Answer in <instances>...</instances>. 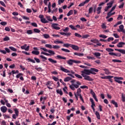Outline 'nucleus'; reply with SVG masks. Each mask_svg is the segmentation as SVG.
<instances>
[{"label":"nucleus","instance_id":"nucleus-4","mask_svg":"<svg viewBox=\"0 0 125 125\" xmlns=\"http://www.w3.org/2000/svg\"><path fill=\"white\" fill-rule=\"evenodd\" d=\"M124 80V78L123 77H114V81L116 83H120V84H122L123 81H121L120 80L122 81Z\"/></svg>","mask_w":125,"mask_h":125},{"label":"nucleus","instance_id":"nucleus-1","mask_svg":"<svg viewBox=\"0 0 125 125\" xmlns=\"http://www.w3.org/2000/svg\"><path fill=\"white\" fill-rule=\"evenodd\" d=\"M41 49H42L43 50L44 52H42L41 54H43L44 55H46V56H51V55H55V52L54 51H52L51 50H48L45 48H41ZM46 52H48V53H46Z\"/></svg>","mask_w":125,"mask_h":125},{"label":"nucleus","instance_id":"nucleus-50","mask_svg":"<svg viewBox=\"0 0 125 125\" xmlns=\"http://www.w3.org/2000/svg\"><path fill=\"white\" fill-rule=\"evenodd\" d=\"M112 62H117V63H122V61L119 60L114 59L112 60Z\"/></svg>","mask_w":125,"mask_h":125},{"label":"nucleus","instance_id":"nucleus-55","mask_svg":"<svg viewBox=\"0 0 125 125\" xmlns=\"http://www.w3.org/2000/svg\"><path fill=\"white\" fill-rule=\"evenodd\" d=\"M122 99L123 102H125V96L124 95V93H122Z\"/></svg>","mask_w":125,"mask_h":125},{"label":"nucleus","instance_id":"nucleus-6","mask_svg":"<svg viewBox=\"0 0 125 125\" xmlns=\"http://www.w3.org/2000/svg\"><path fill=\"white\" fill-rule=\"evenodd\" d=\"M59 24L58 23H52L51 27L52 29L54 30H60V27L59 26Z\"/></svg>","mask_w":125,"mask_h":125},{"label":"nucleus","instance_id":"nucleus-20","mask_svg":"<svg viewBox=\"0 0 125 125\" xmlns=\"http://www.w3.org/2000/svg\"><path fill=\"white\" fill-rule=\"evenodd\" d=\"M104 71L105 72V75H111V73L110 72V70L107 68H104L103 69Z\"/></svg>","mask_w":125,"mask_h":125},{"label":"nucleus","instance_id":"nucleus-60","mask_svg":"<svg viewBox=\"0 0 125 125\" xmlns=\"http://www.w3.org/2000/svg\"><path fill=\"white\" fill-rule=\"evenodd\" d=\"M61 50H62V51H64V52H70L69 50H68L67 49H65V48H62Z\"/></svg>","mask_w":125,"mask_h":125},{"label":"nucleus","instance_id":"nucleus-11","mask_svg":"<svg viewBox=\"0 0 125 125\" xmlns=\"http://www.w3.org/2000/svg\"><path fill=\"white\" fill-rule=\"evenodd\" d=\"M119 29H118V32H122V33H125V29H124V25L121 24L120 26H119Z\"/></svg>","mask_w":125,"mask_h":125},{"label":"nucleus","instance_id":"nucleus-27","mask_svg":"<svg viewBox=\"0 0 125 125\" xmlns=\"http://www.w3.org/2000/svg\"><path fill=\"white\" fill-rule=\"evenodd\" d=\"M74 54V55L80 56V57H82V56H83V53L75 52Z\"/></svg>","mask_w":125,"mask_h":125},{"label":"nucleus","instance_id":"nucleus-59","mask_svg":"<svg viewBox=\"0 0 125 125\" xmlns=\"http://www.w3.org/2000/svg\"><path fill=\"white\" fill-rule=\"evenodd\" d=\"M119 42V39H115L114 42H112V44H115Z\"/></svg>","mask_w":125,"mask_h":125},{"label":"nucleus","instance_id":"nucleus-18","mask_svg":"<svg viewBox=\"0 0 125 125\" xmlns=\"http://www.w3.org/2000/svg\"><path fill=\"white\" fill-rule=\"evenodd\" d=\"M81 92H82V90L81 89V88H78L77 89V93H75L74 95L78 96H80V95H82V94H81Z\"/></svg>","mask_w":125,"mask_h":125},{"label":"nucleus","instance_id":"nucleus-51","mask_svg":"<svg viewBox=\"0 0 125 125\" xmlns=\"http://www.w3.org/2000/svg\"><path fill=\"white\" fill-rule=\"evenodd\" d=\"M72 45V44H68V43H65V44H63V46L64 47H69V46L70 47H71V46Z\"/></svg>","mask_w":125,"mask_h":125},{"label":"nucleus","instance_id":"nucleus-23","mask_svg":"<svg viewBox=\"0 0 125 125\" xmlns=\"http://www.w3.org/2000/svg\"><path fill=\"white\" fill-rule=\"evenodd\" d=\"M101 9H102V7H98L97 8V14H100V13H101Z\"/></svg>","mask_w":125,"mask_h":125},{"label":"nucleus","instance_id":"nucleus-31","mask_svg":"<svg viewBox=\"0 0 125 125\" xmlns=\"http://www.w3.org/2000/svg\"><path fill=\"white\" fill-rule=\"evenodd\" d=\"M72 80V78L71 77H67L64 79V82H70Z\"/></svg>","mask_w":125,"mask_h":125},{"label":"nucleus","instance_id":"nucleus-39","mask_svg":"<svg viewBox=\"0 0 125 125\" xmlns=\"http://www.w3.org/2000/svg\"><path fill=\"white\" fill-rule=\"evenodd\" d=\"M94 8H93V7H91L89 8V12H88V13L89 14L92 13V11H93V9H94Z\"/></svg>","mask_w":125,"mask_h":125},{"label":"nucleus","instance_id":"nucleus-61","mask_svg":"<svg viewBox=\"0 0 125 125\" xmlns=\"http://www.w3.org/2000/svg\"><path fill=\"white\" fill-rule=\"evenodd\" d=\"M26 47H27V44H25L21 46V48L22 49H24L25 50Z\"/></svg>","mask_w":125,"mask_h":125},{"label":"nucleus","instance_id":"nucleus-33","mask_svg":"<svg viewBox=\"0 0 125 125\" xmlns=\"http://www.w3.org/2000/svg\"><path fill=\"white\" fill-rule=\"evenodd\" d=\"M105 50L107 51V52H113L114 51V49L111 48H106L105 49Z\"/></svg>","mask_w":125,"mask_h":125},{"label":"nucleus","instance_id":"nucleus-38","mask_svg":"<svg viewBox=\"0 0 125 125\" xmlns=\"http://www.w3.org/2000/svg\"><path fill=\"white\" fill-rule=\"evenodd\" d=\"M108 77H109V78H107V80H108L110 83H113V80H112V79L114 78V76L109 75Z\"/></svg>","mask_w":125,"mask_h":125},{"label":"nucleus","instance_id":"nucleus-43","mask_svg":"<svg viewBox=\"0 0 125 125\" xmlns=\"http://www.w3.org/2000/svg\"><path fill=\"white\" fill-rule=\"evenodd\" d=\"M121 24H122V21H119L114 25V27L117 28V26H118V25H121Z\"/></svg>","mask_w":125,"mask_h":125},{"label":"nucleus","instance_id":"nucleus-57","mask_svg":"<svg viewBox=\"0 0 125 125\" xmlns=\"http://www.w3.org/2000/svg\"><path fill=\"white\" fill-rule=\"evenodd\" d=\"M69 87L71 88V89H72V90H75V85H74L73 83L69 86Z\"/></svg>","mask_w":125,"mask_h":125},{"label":"nucleus","instance_id":"nucleus-64","mask_svg":"<svg viewBox=\"0 0 125 125\" xmlns=\"http://www.w3.org/2000/svg\"><path fill=\"white\" fill-rule=\"evenodd\" d=\"M1 125H6V122L4 120L2 121L1 122Z\"/></svg>","mask_w":125,"mask_h":125},{"label":"nucleus","instance_id":"nucleus-32","mask_svg":"<svg viewBox=\"0 0 125 125\" xmlns=\"http://www.w3.org/2000/svg\"><path fill=\"white\" fill-rule=\"evenodd\" d=\"M90 42L94 43H98V42H99V41L97 39L91 40Z\"/></svg>","mask_w":125,"mask_h":125},{"label":"nucleus","instance_id":"nucleus-63","mask_svg":"<svg viewBox=\"0 0 125 125\" xmlns=\"http://www.w3.org/2000/svg\"><path fill=\"white\" fill-rule=\"evenodd\" d=\"M14 111L16 114L19 115V110H18V109L15 108Z\"/></svg>","mask_w":125,"mask_h":125},{"label":"nucleus","instance_id":"nucleus-49","mask_svg":"<svg viewBox=\"0 0 125 125\" xmlns=\"http://www.w3.org/2000/svg\"><path fill=\"white\" fill-rule=\"evenodd\" d=\"M69 28H71L72 30H77V29L76 28V27H75V26L72 24L69 25Z\"/></svg>","mask_w":125,"mask_h":125},{"label":"nucleus","instance_id":"nucleus-29","mask_svg":"<svg viewBox=\"0 0 125 125\" xmlns=\"http://www.w3.org/2000/svg\"><path fill=\"white\" fill-rule=\"evenodd\" d=\"M54 43H55L56 44H58L59 43H61V44H62L63 43V42H62V41H59L58 40H55L54 41Z\"/></svg>","mask_w":125,"mask_h":125},{"label":"nucleus","instance_id":"nucleus-13","mask_svg":"<svg viewBox=\"0 0 125 125\" xmlns=\"http://www.w3.org/2000/svg\"><path fill=\"white\" fill-rule=\"evenodd\" d=\"M89 1H90V0H85V1L84 2H83L80 3L79 5V6H83L84 5V4H85L86 3H88V2H89Z\"/></svg>","mask_w":125,"mask_h":125},{"label":"nucleus","instance_id":"nucleus-34","mask_svg":"<svg viewBox=\"0 0 125 125\" xmlns=\"http://www.w3.org/2000/svg\"><path fill=\"white\" fill-rule=\"evenodd\" d=\"M57 57L58 59H63L64 60H66V57H62V56L58 55L57 56Z\"/></svg>","mask_w":125,"mask_h":125},{"label":"nucleus","instance_id":"nucleus-37","mask_svg":"<svg viewBox=\"0 0 125 125\" xmlns=\"http://www.w3.org/2000/svg\"><path fill=\"white\" fill-rule=\"evenodd\" d=\"M10 40V39L8 36H5V38H3V41L4 42H7Z\"/></svg>","mask_w":125,"mask_h":125},{"label":"nucleus","instance_id":"nucleus-14","mask_svg":"<svg viewBox=\"0 0 125 125\" xmlns=\"http://www.w3.org/2000/svg\"><path fill=\"white\" fill-rule=\"evenodd\" d=\"M70 47H71L72 49H74V50H79L80 48L79 46L76 45H73V44H71V45L70 46Z\"/></svg>","mask_w":125,"mask_h":125},{"label":"nucleus","instance_id":"nucleus-44","mask_svg":"<svg viewBox=\"0 0 125 125\" xmlns=\"http://www.w3.org/2000/svg\"><path fill=\"white\" fill-rule=\"evenodd\" d=\"M93 55H95L96 57H98V56H101V54L99 52H96L93 53Z\"/></svg>","mask_w":125,"mask_h":125},{"label":"nucleus","instance_id":"nucleus-62","mask_svg":"<svg viewBox=\"0 0 125 125\" xmlns=\"http://www.w3.org/2000/svg\"><path fill=\"white\" fill-rule=\"evenodd\" d=\"M75 37H77V38H82V35H81L79 33H75Z\"/></svg>","mask_w":125,"mask_h":125},{"label":"nucleus","instance_id":"nucleus-46","mask_svg":"<svg viewBox=\"0 0 125 125\" xmlns=\"http://www.w3.org/2000/svg\"><path fill=\"white\" fill-rule=\"evenodd\" d=\"M40 57L42 58V59H43L42 61H45V60H47V58L43 55H41Z\"/></svg>","mask_w":125,"mask_h":125},{"label":"nucleus","instance_id":"nucleus-10","mask_svg":"<svg viewBox=\"0 0 125 125\" xmlns=\"http://www.w3.org/2000/svg\"><path fill=\"white\" fill-rule=\"evenodd\" d=\"M90 93L92 95L94 99L96 101V102H98V99H97V97H96V95H95V93L93 91L92 89H91L90 90Z\"/></svg>","mask_w":125,"mask_h":125},{"label":"nucleus","instance_id":"nucleus-24","mask_svg":"<svg viewBox=\"0 0 125 125\" xmlns=\"http://www.w3.org/2000/svg\"><path fill=\"white\" fill-rule=\"evenodd\" d=\"M113 15L112 14V12L109 11L107 14V16L106 17V19H108V18H110L111 16H112Z\"/></svg>","mask_w":125,"mask_h":125},{"label":"nucleus","instance_id":"nucleus-36","mask_svg":"<svg viewBox=\"0 0 125 125\" xmlns=\"http://www.w3.org/2000/svg\"><path fill=\"white\" fill-rule=\"evenodd\" d=\"M32 53V54H35V55H39L40 52L39 51H33Z\"/></svg>","mask_w":125,"mask_h":125},{"label":"nucleus","instance_id":"nucleus-28","mask_svg":"<svg viewBox=\"0 0 125 125\" xmlns=\"http://www.w3.org/2000/svg\"><path fill=\"white\" fill-rule=\"evenodd\" d=\"M114 3V1H111L109 3H107V6H109V8H111L112 7V6L113 5V4Z\"/></svg>","mask_w":125,"mask_h":125},{"label":"nucleus","instance_id":"nucleus-5","mask_svg":"<svg viewBox=\"0 0 125 125\" xmlns=\"http://www.w3.org/2000/svg\"><path fill=\"white\" fill-rule=\"evenodd\" d=\"M82 76L84 78V80H86V81H88L89 82H92L93 79L90 77V76H87L86 75L81 74Z\"/></svg>","mask_w":125,"mask_h":125},{"label":"nucleus","instance_id":"nucleus-48","mask_svg":"<svg viewBox=\"0 0 125 125\" xmlns=\"http://www.w3.org/2000/svg\"><path fill=\"white\" fill-rule=\"evenodd\" d=\"M73 10H70L68 13L67 14V16H70L71 15H72V14H73Z\"/></svg>","mask_w":125,"mask_h":125},{"label":"nucleus","instance_id":"nucleus-7","mask_svg":"<svg viewBox=\"0 0 125 125\" xmlns=\"http://www.w3.org/2000/svg\"><path fill=\"white\" fill-rule=\"evenodd\" d=\"M82 75H90L91 72H90V69H83V71H81Z\"/></svg>","mask_w":125,"mask_h":125},{"label":"nucleus","instance_id":"nucleus-16","mask_svg":"<svg viewBox=\"0 0 125 125\" xmlns=\"http://www.w3.org/2000/svg\"><path fill=\"white\" fill-rule=\"evenodd\" d=\"M4 101L6 103V105L7 106V107H8V108H11V104H10L8 103V100H6V99L5 98H4Z\"/></svg>","mask_w":125,"mask_h":125},{"label":"nucleus","instance_id":"nucleus-53","mask_svg":"<svg viewBox=\"0 0 125 125\" xmlns=\"http://www.w3.org/2000/svg\"><path fill=\"white\" fill-rule=\"evenodd\" d=\"M75 77H76L78 79H83V76H81V75H80L78 74H75Z\"/></svg>","mask_w":125,"mask_h":125},{"label":"nucleus","instance_id":"nucleus-47","mask_svg":"<svg viewBox=\"0 0 125 125\" xmlns=\"http://www.w3.org/2000/svg\"><path fill=\"white\" fill-rule=\"evenodd\" d=\"M27 60L28 61H29V62H32V63H36V61H35V60H34L31 58H28L27 59Z\"/></svg>","mask_w":125,"mask_h":125},{"label":"nucleus","instance_id":"nucleus-26","mask_svg":"<svg viewBox=\"0 0 125 125\" xmlns=\"http://www.w3.org/2000/svg\"><path fill=\"white\" fill-rule=\"evenodd\" d=\"M41 21L42 23H44V24H45L46 23H48V21H47L45 18H43V19L41 20Z\"/></svg>","mask_w":125,"mask_h":125},{"label":"nucleus","instance_id":"nucleus-9","mask_svg":"<svg viewBox=\"0 0 125 125\" xmlns=\"http://www.w3.org/2000/svg\"><path fill=\"white\" fill-rule=\"evenodd\" d=\"M52 84H53L52 81H48L46 83V85L49 89H52V88L50 87Z\"/></svg>","mask_w":125,"mask_h":125},{"label":"nucleus","instance_id":"nucleus-42","mask_svg":"<svg viewBox=\"0 0 125 125\" xmlns=\"http://www.w3.org/2000/svg\"><path fill=\"white\" fill-rule=\"evenodd\" d=\"M9 48H10V49H11V50H12V51H15V52L17 51V49L14 48V47H13V46H10V47H9Z\"/></svg>","mask_w":125,"mask_h":125},{"label":"nucleus","instance_id":"nucleus-25","mask_svg":"<svg viewBox=\"0 0 125 125\" xmlns=\"http://www.w3.org/2000/svg\"><path fill=\"white\" fill-rule=\"evenodd\" d=\"M95 115L98 119V120H100V113L98 111L95 112Z\"/></svg>","mask_w":125,"mask_h":125},{"label":"nucleus","instance_id":"nucleus-54","mask_svg":"<svg viewBox=\"0 0 125 125\" xmlns=\"http://www.w3.org/2000/svg\"><path fill=\"white\" fill-rule=\"evenodd\" d=\"M27 34H28V35H32V34H33V30H28L27 31Z\"/></svg>","mask_w":125,"mask_h":125},{"label":"nucleus","instance_id":"nucleus-30","mask_svg":"<svg viewBox=\"0 0 125 125\" xmlns=\"http://www.w3.org/2000/svg\"><path fill=\"white\" fill-rule=\"evenodd\" d=\"M57 93H58V94H60L61 95H63V92H62V90L61 89H57L56 90Z\"/></svg>","mask_w":125,"mask_h":125},{"label":"nucleus","instance_id":"nucleus-2","mask_svg":"<svg viewBox=\"0 0 125 125\" xmlns=\"http://www.w3.org/2000/svg\"><path fill=\"white\" fill-rule=\"evenodd\" d=\"M59 67L60 68L59 70L62 71V72H64V73H71L73 75H75V72L72 70L70 71V70L64 68L62 65L59 66Z\"/></svg>","mask_w":125,"mask_h":125},{"label":"nucleus","instance_id":"nucleus-45","mask_svg":"<svg viewBox=\"0 0 125 125\" xmlns=\"http://www.w3.org/2000/svg\"><path fill=\"white\" fill-rule=\"evenodd\" d=\"M43 36L44 38V39H49V38H50V36H49V35L46 34H43Z\"/></svg>","mask_w":125,"mask_h":125},{"label":"nucleus","instance_id":"nucleus-12","mask_svg":"<svg viewBox=\"0 0 125 125\" xmlns=\"http://www.w3.org/2000/svg\"><path fill=\"white\" fill-rule=\"evenodd\" d=\"M0 110L2 113H6V111H7V107L5 106H2L0 107Z\"/></svg>","mask_w":125,"mask_h":125},{"label":"nucleus","instance_id":"nucleus-15","mask_svg":"<svg viewBox=\"0 0 125 125\" xmlns=\"http://www.w3.org/2000/svg\"><path fill=\"white\" fill-rule=\"evenodd\" d=\"M72 84L73 85H74V87H75V88H79V86L81 85V84H82L81 83V82H80L79 81L76 82V84L74 83H73Z\"/></svg>","mask_w":125,"mask_h":125},{"label":"nucleus","instance_id":"nucleus-41","mask_svg":"<svg viewBox=\"0 0 125 125\" xmlns=\"http://www.w3.org/2000/svg\"><path fill=\"white\" fill-rule=\"evenodd\" d=\"M33 31L34 33H37L38 34L40 33V32H41V31L38 28H34L33 29Z\"/></svg>","mask_w":125,"mask_h":125},{"label":"nucleus","instance_id":"nucleus-58","mask_svg":"<svg viewBox=\"0 0 125 125\" xmlns=\"http://www.w3.org/2000/svg\"><path fill=\"white\" fill-rule=\"evenodd\" d=\"M46 18L47 20H48V21H50V22H52V21H53V20L51 19L50 16H47Z\"/></svg>","mask_w":125,"mask_h":125},{"label":"nucleus","instance_id":"nucleus-21","mask_svg":"<svg viewBox=\"0 0 125 125\" xmlns=\"http://www.w3.org/2000/svg\"><path fill=\"white\" fill-rule=\"evenodd\" d=\"M115 50H116V51H119V52H120L122 54H125V50L115 49Z\"/></svg>","mask_w":125,"mask_h":125},{"label":"nucleus","instance_id":"nucleus-40","mask_svg":"<svg viewBox=\"0 0 125 125\" xmlns=\"http://www.w3.org/2000/svg\"><path fill=\"white\" fill-rule=\"evenodd\" d=\"M53 48L54 49H59V48H60V46H58L57 45H53Z\"/></svg>","mask_w":125,"mask_h":125},{"label":"nucleus","instance_id":"nucleus-8","mask_svg":"<svg viewBox=\"0 0 125 125\" xmlns=\"http://www.w3.org/2000/svg\"><path fill=\"white\" fill-rule=\"evenodd\" d=\"M91 74H92L93 75H96V73H98L99 72V70L96 68H91L90 69Z\"/></svg>","mask_w":125,"mask_h":125},{"label":"nucleus","instance_id":"nucleus-19","mask_svg":"<svg viewBox=\"0 0 125 125\" xmlns=\"http://www.w3.org/2000/svg\"><path fill=\"white\" fill-rule=\"evenodd\" d=\"M48 61H49V62L52 63V64H56V63H57V61L54 60L52 59V58H49L48 59Z\"/></svg>","mask_w":125,"mask_h":125},{"label":"nucleus","instance_id":"nucleus-17","mask_svg":"<svg viewBox=\"0 0 125 125\" xmlns=\"http://www.w3.org/2000/svg\"><path fill=\"white\" fill-rule=\"evenodd\" d=\"M125 44V42H120L117 44V47H123Z\"/></svg>","mask_w":125,"mask_h":125},{"label":"nucleus","instance_id":"nucleus-56","mask_svg":"<svg viewBox=\"0 0 125 125\" xmlns=\"http://www.w3.org/2000/svg\"><path fill=\"white\" fill-rule=\"evenodd\" d=\"M18 116H19L18 114H14L12 115V118L13 119H14L15 120L16 119H17V117H18Z\"/></svg>","mask_w":125,"mask_h":125},{"label":"nucleus","instance_id":"nucleus-22","mask_svg":"<svg viewBox=\"0 0 125 125\" xmlns=\"http://www.w3.org/2000/svg\"><path fill=\"white\" fill-rule=\"evenodd\" d=\"M111 103H112V104L114 105L116 108H118V103L116 102V101H115L114 100H112L111 102Z\"/></svg>","mask_w":125,"mask_h":125},{"label":"nucleus","instance_id":"nucleus-52","mask_svg":"<svg viewBox=\"0 0 125 125\" xmlns=\"http://www.w3.org/2000/svg\"><path fill=\"white\" fill-rule=\"evenodd\" d=\"M35 70H37L38 72H40L42 70V69L41 67H38L37 66H35Z\"/></svg>","mask_w":125,"mask_h":125},{"label":"nucleus","instance_id":"nucleus-35","mask_svg":"<svg viewBox=\"0 0 125 125\" xmlns=\"http://www.w3.org/2000/svg\"><path fill=\"white\" fill-rule=\"evenodd\" d=\"M45 47L47 48H49L50 49H51L52 48V45L49 44H46L45 45Z\"/></svg>","mask_w":125,"mask_h":125},{"label":"nucleus","instance_id":"nucleus-3","mask_svg":"<svg viewBox=\"0 0 125 125\" xmlns=\"http://www.w3.org/2000/svg\"><path fill=\"white\" fill-rule=\"evenodd\" d=\"M74 63H75V64L80 63H81V61H76L75 60H72V59H69L67 61V63L68 65H69V66H72V65H73Z\"/></svg>","mask_w":125,"mask_h":125}]
</instances>
